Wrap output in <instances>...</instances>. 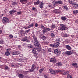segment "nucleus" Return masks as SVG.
Listing matches in <instances>:
<instances>
[{"label": "nucleus", "mask_w": 78, "mask_h": 78, "mask_svg": "<svg viewBox=\"0 0 78 78\" xmlns=\"http://www.w3.org/2000/svg\"><path fill=\"white\" fill-rule=\"evenodd\" d=\"M62 4V1L61 0L55 2V4Z\"/></svg>", "instance_id": "11"}, {"label": "nucleus", "mask_w": 78, "mask_h": 78, "mask_svg": "<svg viewBox=\"0 0 78 78\" xmlns=\"http://www.w3.org/2000/svg\"><path fill=\"white\" fill-rule=\"evenodd\" d=\"M41 28H42V29H43V30L44 29H45V27L43 25H41Z\"/></svg>", "instance_id": "39"}, {"label": "nucleus", "mask_w": 78, "mask_h": 78, "mask_svg": "<svg viewBox=\"0 0 78 78\" xmlns=\"http://www.w3.org/2000/svg\"><path fill=\"white\" fill-rule=\"evenodd\" d=\"M63 7L64 8V9H66V11L68 10V9H69L68 8V7H67V6H64Z\"/></svg>", "instance_id": "32"}, {"label": "nucleus", "mask_w": 78, "mask_h": 78, "mask_svg": "<svg viewBox=\"0 0 78 78\" xmlns=\"http://www.w3.org/2000/svg\"><path fill=\"white\" fill-rule=\"evenodd\" d=\"M32 10H33L34 11H35L36 10V8L35 7H33L32 8Z\"/></svg>", "instance_id": "56"}, {"label": "nucleus", "mask_w": 78, "mask_h": 78, "mask_svg": "<svg viewBox=\"0 0 78 78\" xmlns=\"http://www.w3.org/2000/svg\"><path fill=\"white\" fill-rule=\"evenodd\" d=\"M28 37H25L24 38H23L21 39V41L22 42H30V41L27 40Z\"/></svg>", "instance_id": "3"}, {"label": "nucleus", "mask_w": 78, "mask_h": 78, "mask_svg": "<svg viewBox=\"0 0 78 78\" xmlns=\"http://www.w3.org/2000/svg\"><path fill=\"white\" fill-rule=\"evenodd\" d=\"M78 65V64L76 63H73L72 64V66L74 67H76V68H77L78 67V66H76ZM76 66L75 67V66Z\"/></svg>", "instance_id": "16"}, {"label": "nucleus", "mask_w": 78, "mask_h": 78, "mask_svg": "<svg viewBox=\"0 0 78 78\" xmlns=\"http://www.w3.org/2000/svg\"><path fill=\"white\" fill-rule=\"evenodd\" d=\"M73 12L74 14H78V11L77 10H74L73 11Z\"/></svg>", "instance_id": "24"}, {"label": "nucleus", "mask_w": 78, "mask_h": 78, "mask_svg": "<svg viewBox=\"0 0 78 78\" xmlns=\"http://www.w3.org/2000/svg\"><path fill=\"white\" fill-rule=\"evenodd\" d=\"M18 77L20 78H23L24 77V75L22 74H20L18 75Z\"/></svg>", "instance_id": "20"}, {"label": "nucleus", "mask_w": 78, "mask_h": 78, "mask_svg": "<svg viewBox=\"0 0 78 78\" xmlns=\"http://www.w3.org/2000/svg\"><path fill=\"white\" fill-rule=\"evenodd\" d=\"M13 66H14V65H12V66L13 67Z\"/></svg>", "instance_id": "64"}, {"label": "nucleus", "mask_w": 78, "mask_h": 78, "mask_svg": "<svg viewBox=\"0 0 78 78\" xmlns=\"http://www.w3.org/2000/svg\"><path fill=\"white\" fill-rule=\"evenodd\" d=\"M51 37H55V34L53 33H51Z\"/></svg>", "instance_id": "44"}, {"label": "nucleus", "mask_w": 78, "mask_h": 78, "mask_svg": "<svg viewBox=\"0 0 78 78\" xmlns=\"http://www.w3.org/2000/svg\"><path fill=\"white\" fill-rule=\"evenodd\" d=\"M56 66L58 67H59V66H61V63L60 62L57 63H56Z\"/></svg>", "instance_id": "31"}, {"label": "nucleus", "mask_w": 78, "mask_h": 78, "mask_svg": "<svg viewBox=\"0 0 78 78\" xmlns=\"http://www.w3.org/2000/svg\"><path fill=\"white\" fill-rule=\"evenodd\" d=\"M56 43H57V44H58L59 45L60 44V42H61V41L59 39H57L56 40Z\"/></svg>", "instance_id": "21"}, {"label": "nucleus", "mask_w": 78, "mask_h": 78, "mask_svg": "<svg viewBox=\"0 0 78 78\" xmlns=\"http://www.w3.org/2000/svg\"><path fill=\"white\" fill-rule=\"evenodd\" d=\"M11 14H13L14 12H16V10H11L9 12Z\"/></svg>", "instance_id": "22"}, {"label": "nucleus", "mask_w": 78, "mask_h": 78, "mask_svg": "<svg viewBox=\"0 0 78 78\" xmlns=\"http://www.w3.org/2000/svg\"><path fill=\"white\" fill-rule=\"evenodd\" d=\"M2 33V30H0V34H1Z\"/></svg>", "instance_id": "63"}, {"label": "nucleus", "mask_w": 78, "mask_h": 78, "mask_svg": "<svg viewBox=\"0 0 78 78\" xmlns=\"http://www.w3.org/2000/svg\"><path fill=\"white\" fill-rule=\"evenodd\" d=\"M55 27H56V26H55V25H52V28H55Z\"/></svg>", "instance_id": "49"}, {"label": "nucleus", "mask_w": 78, "mask_h": 78, "mask_svg": "<svg viewBox=\"0 0 78 78\" xmlns=\"http://www.w3.org/2000/svg\"><path fill=\"white\" fill-rule=\"evenodd\" d=\"M9 21L8 19L6 17H4L2 19V22L3 23H7V22Z\"/></svg>", "instance_id": "2"}, {"label": "nucleus", "mask_w": 78, "mask_h": 78, "mask_svg": "<svg viewBox=\"0 0 78 78\" xmlns=\"http://www.w3.org/2000/svg\"><path fill=\"white\" fill-rule=\"evenodd\" d=\"M30 29H29L28 30H26L25 31V33H28V32H29V31H30Z\"/></svg>", "instance_id": "42"}, {"label": "nucleus", "mask_w": 78, "mask_h": 78, "mask_svg": "<svg viewBox=\"0 0 78 78\" xmlns=\"http://www.w3.org/2000/svg\"><path fill=\"white\" fill-rule=\"evenodd\" d=\"M54 53L56 55H59L61 53L60 51H58V49H55L54 51Z\"/></svg>", "instance_id": "6"}, {"label": "nucleus", "mask_w": 78, "mask_h": 78, "mask_svg": "<svg viewBox=\"0 0 78 78\" xmlns=\"http://www.w3.org/2000/svg\"><path fill=\"white\" fill-rule=\"evenodd\" d=\"M40 3H41V1H40L38 0L37 1V2H34V4L35 5H38Z\"/></svg>", "instance_id": "15"}, {"label": "nucleus", "mask_w": 78, "mask_h": 78, "mask_svg": "<svg viewBox=\"0 0 78 78\" xmlns=\"http://www.w3.org/2000/svg\"><path fill=\"white\" fill-rule=\"evenodd\" d=\"M21 13H22V12H17V15H19L20 14H21Z\"/></svg>", "instance_id": "46"}, {"label": "nucleus", "mask_w": 78, "mask_h": 78, "mask_svg": "<svg viewBox=\"0 0 78 78\" xmlns=\"http://www.w3.org/2000/svg\"><path fill=\"white\" fill-rule=\"evenodd\" d=\"M71 37H72V38H73V37H75L74 36V35H71Z\"/></svg>", "instance_id": "61"}, {"label": "nucleus", "mask_w": 78, "mask_h": 78, "mask_svg": "<svg viewBox=\"0 0 78 78\" xmlns=\"http://www.w3.org/2000/svg\"><path fill=\"white\" fill-rule=\"evenodd\" d=\"M32 52L34 54H35L34 56H37L38 55V54L37 53L36 51V49H35L34 48H33L32 49Z\"/></svg>", "instance_id": "5"}, {"label": "nucleus", "mask_w": 78, "mask_h": 78, "mask_svg": "<svg viewBox=\"0 0 78 78\" xmlns=\"http://www.w3.org/2000/svg\"><path fill=\"white\" fill-rule=\"evenodd\" d=\"M39 6L41 9H42V8H43V5H40Z\"/></svg>", "instance_id": "47"}, {"label": "nucleus", "mask_w": 78, "mask_h": 78, "mask_svg": "<svg viewBox=\"0 0 78 78\" xmlns=\"http://www.w3.org/2000/svg\"><path fill=\"white\" fill-rule=\"evenodd\" d=\"M63 74L64 75H67V72H65L63 73Z\"/></svg>", "instance_id": "51"}, {"label": "nucleus", "mask_w": 78, "mask_h": 78, "mask_svg": "<svg viewBox=\"0 0 78 78\" xmlns=\"http://www.w3.org/2000/svg\"><path fill=\"white\" fill-rule=\"evenodd\" d=\"M41 5L42 6H43V5H44V3H43L42 2H41Z\"/></svg>", "instance_id": "58"}, {"label": "nucleus", "mask_w": 78, "mask_h": 78, "mask_svg": "<svg viewBox=\"0 0 78 78\" xmlns=\"http://www.w3.org/2000/svg\"><path fill=\"white\" fill-rule=\"evenodd\" d=\"M44 68H42L40 69V70H39V72L40 73H42V72L43 71H44Z\"/></svg>", "instance_id": "30"}, {"label": "nucleus", "mask_w": 78, "mask_h": 78, "mask_svg": "<svg viewBox=\"0 0 78 78\" xmlns=\"http://www.w3.org/2000/svg\"><path fill=\"white\" fill-rule=\"evenodd\" d=\"M61 72V70H55V73H59V72Z\"/></svg>", "instance_id": "29"}, {"label": "nucleus", "mask_w": 78, "mask_h": 78, "mask_svg": "<svg viewBox=\"0 0 78 78\" xmlns=\"http://www.w3.org/2000/svg\"><path fill=\"white\" fill-rule=\"evenodd\" d=\"M35 65L34 64L32 65L31 69H30V72H33L35 69Z\"/></svg>", "instance_id": "8"}, {"label": "nucleus", "mask_w": 78, "mask_h": 78, "mask_svg": "<svg viewBox=\"0 0 78 78\" xmlns=\"http://www.w3.org/2000/svg\"><path fill=\"white\" fill-rule=\"evenodd\" d=\"M28 47L29 48H33V46L31 45V44H29L28 45Z\"/></svg>", "instance_id": "36"}, {"label": "nucleus", "mask_w": 78, "mask_h": 78, "mask_svg": "<svg viewBox=\"0 0 78 78\" xmlns=\"http://www.w3.org/2000/svg\"><path fill=\"white\" fill-rule=\"evenodd\" d=\"M49 45L50 47H54V44H50Z\"/></svg>", "instance_id": "43"}, {"label": "nucleus", "mask_w": 78, "mask_h": 78, "mask_svg": "<svg viewBox=\"0 0 78 78\" xmlns=\"http://www.w3.org/2000/svg\"><path fill=\"white\" fill-rule=\"evenodd\" d=\"M5 55L6 56H9L10 55V53L9 51H7L5 52Z\"/></svg>", "instance_id": "23"}, {"label": "nucleus", "mask_w": 78, "mask_h": 78, "mask_svg": "<svg viewBox=\"0 0 78 78\" xmlns=\"http://www.w3.org/2000/svg\"><path fill=\"white\" fill-rule=\"evenodd\" d=\"M35 26V27H37L38 26V24L37 23H36Z\"/></svg>", "instance_id": "55"}, {"label": "nucleus", "mask_w": 78, "mask_h": 78, "mask_svg": "<svg viewBox=\"0 0 78 78\" xmlns=\"http://www.w3.org/2000/svg\"><path fill=\"white\" fill-rule=\"evenodd\" d=\"M3 44V41L1 40H0V44Z\"/></svg>", "instance_id": "38"}, {"label": "nucleus", "mask_w": 78, "mask_h": 78, "mask_svg": "<svg viewBox=\"0 0 78 78\" xmlns=\"http://www.w3.org/2000/svg\"><path fill=\"white\" fill-rule=\"evenodd\" d=\"M56 61V60L55 59V58L54 57L52 58H51L50 60V62H53V63H55Z\"/></svg>", "instance_id": "7"}, {"label": "nucleus", "mask_w": 78, "mask_h": 78, "mask_svg": "<svg viewBox=\"0 0 78 78\" xmlns=\"http://www.w3.org/2000/svg\"><path fill=\"white\" fill-rule=\"evenodd\" d=\"M49 71L52 74H55V72L51 69H49Z\"/></svg>", "instance_id": "14"}, {"label": "nucleus", "mask_w": 78, "mask_h": 78, "mask_svg": "<svg viewBox=\"0 0 78 78\" xmlns=\"http://www.w3.org/2000/svg\"><path fill=\"white\" fill-rule=\"evenodd\" d=\"M64 37H69V35L67 34H65L64 35Z\"/></svg>", "instance_id": "48"}, {"label": "nucleus", "mask_w": 78, "mask_h": 78, "mask_svg": "<svg viewBox=\"0 0 78 78\" xmlns=\"http://www.w3.org/2000/svg\"><path fill=\"white\" fill-rule=\"evenodd\" d=\"M73 53V51H66L65 52V55H70Z\"/></svg>", "instance_id": "4"}, {"label": "nucleus", "mask_w": 78, "mask_h": 78, "mask_svg": "<svg viewBox=\"0 0 78 78\" xmlns=\"http://www.w3.org/2000/svg\"><path fill=\"white\" fill-rule=\"evenodd\" d=\"M59 45V44L58 43H55L54 44V47L55 48L58 47Z\"/></svg>", "instance_id": "18"}, {"label": "nucleus", "mask_w": 78, "mask_h": 78, "mask_svg": "<svg viewBox=\"0 0 78 78\" xmlns=\"http://www.w3.org/2000/svg\"><path fill=\"white\" fill-rule=\"evenodd\" d=\"M60 26L61 27V28L60 29V30L61 31H64L66 30V27L64 25L62 24H60Z\"/></svg>", "instance_id": "1"}, {"label": "nucleus", "mask_w": 78, "mask_h": 78, "mask_svg": "<svg viewBox=\"0 0 78 78\" xmlns=\"http://www.w3.org/2000/svg\"><path fill=\"white\" fill-rule=\"evenodd\" d=\"M61 19L62 20H66V18L65 17H62Z\"/></svg>", "instance_id": "41"}, {"label": "nucleus", "mask_w": 78, "mask_h": 78, "mask_svg": "<svg viewBox=\"0 0 78 78\" xmlns=\"http://www.w3.org/2000/svg\"><path fill=\"white\" fill-rule=\"evenodd\" d=\"M20 2L22 4H25L28 2V1L27 0H20Z\"/></svg>", "instance_id": "9"}, {"label": "nucleus", "mask_w": 78, "mask_h": 78, "mask_svg": "<svg viewBox=\"0 0 78 78\" xmlns=\"http://www.w3.org/2000/svg\"><path fill=\"white\" fill-rule=\"evenodd\" d=\"M54 12V13H59V10H55Z\"/></svg>", "instance_id": "28"}, {"label": "nucleus", "mask_w": 78, "mask_h": 78, "mask_svg": "<svg viewBox=\"0 0 78 78\" xmlns=\"http://www.w3.org/2000/svg\"><path fill=\"white\" fill-rule=\"evenodd\" d=\"M56 4H54V5H51V8H54V7H55V5Z\"/></svg>", "instance_id": "54"}, {"label": "nucleus", "mask_w": 78, "mask_h": 78, "mask_svg": "<svg viewBox=\"0 0 78 78\" xmlns=\"http://www.w3.org/2000/svg\"><path fill=\"white\" fill-rule=\"evenodd\" d=\"M42 32L44 34H45V33L47 32V30H45V29H43Z\"/></svg>", "instance_id": "35"}, {"label": "nucleus", "mask_w": 78, "mask_h": 78, "mask_svg": "<svg viewBox=\"0 0 78 78\" xmlns=\"http://www.w3.org/2000/svg\"><path fill=\"white\" fill-rule=\"evenodd\" d=\"M34 45L36 47H39L40 46V44L39 42H34Z\"/></svg>", "instance_id": "10"}, {"label": "nucleus", "mask_w": 78, "mask_h": 78, "mask_svg": "<svg viewBox=\"0 0 78 78\" xmlns=\"http://www.w3.org/2000/svg\"><path fill=\"white\" fill-rule=\"evenodd\" d=\"M69 3H70V4L72 5H73V4L74 3H73V2L72 1H70Z\"/></svg>", "instance_id": "45"}, {"label": "nucleus", "mask_w": 78, "mask_h": 78, "mask_svg": "<svg viewBox=\"0 0 78 78\" xmlns=\"http://www.w3.org/2000/svg\"><path fill=\"white\" fill-rule=\"evenodd\" d=\"M12 55H18V54H19V51H16L12 53Z\"/></svg>", "instance_id": "13"}, {"label": "nucleus", "mask_w": 78, "mask_h": 78, "mask_svg": "<svg viewBox=\"0 0 78 78\" xmlns=\"http://www.w3.org/2000/svg\"><path fill=\"white\" fill-rule=\"evenodd\" d=\"M67 78H72V76H71L70 75L68 74L67 75Z\"/></svg>", "instance_id": "37"}, {"label": "nucleus", "mask_w": 78, "mask_h": 78, "mask_svg": "<svg viewBox=\"0 0 78 78\" xmlns=\"http://www.w3.org/2000/svg\"><path fill=\"white\" fill-rule=\"evenodd\" d=\"M46 30L48 31H50V29L49 28H46Z\"/></svg>", "instance_id": "53"}, {"label": "nucleus", "mask_w": 78, "mask_h": 78, "mask_svg": "<svg viewBox=\"0 0 78 78\" xmlns=\"http://www.w3.org/2000/svg\"><path fill=\"white\" fill-rule=\"evenodd\" d=\"M7 51H8V50H9V51H10L11 50V48H9L7 49L6 50Z\"/></svg>", "instance_id": "60"}, {"label": "nucleus", "mask_w": 78, "mask_h": 78, "mask_svg": "<svg viewBox=\"0 0 78 78\" xmlns=\"http://www.w3.org/2000/svg\"><path fill=\"white\" fill-rule=\"evenodd\" d=\"M20 61H22L23 62V61H24V60H26V61H27V58H24V59H22V58H20Z\"/></svg>", "instance_id": "34"}, {"label": "nucleus", "mask_w": 78, "mask_h": 78, "mask_svg": "<svg viewBox=\"0 0 78 78\" xmlns=\"http://www.w3.org/2000/svg\"><path fill=\"white\" fill-rule=\"evenodd\" d=\"M44 76L45 78H48V76L47 75H44Z\"/></svg>", "instance_id": "52"}, {"label": "nucleus", "mask_w": 78, "mask_h": 78, "mask_svg": "<svg viewBox=\"0 0 78 78\" xmlns=\"http://www.w3.org/2000/svg\"><path fill=\"white\" fill-rule=\"evenodd\" d=\"M9 68L7 66H6V67L4 68V70H8Z\"/></svg>", "instance_id": "50"}, {"label": "nucleus", "mask_w": 78, "mask_h": 78, "mask_svg": "<svg viewBox=\"0 0 78 78\" xmlns=\"http://www.w3.org/2000/svg\"><path fill=\"white\" fill-rule=\"evenodd\" d=\"M48 51H49V52H51V49H48Z\"/></svg>", "instance_id": "59"}, {"label": "nucleus", "mask_w": 78, "mask_h": 78, "mask_svg": "<svg viewBox=\"0 0 78 78\" xmlns=\"http://www.w3.org/2000/svg\"><path fill=\"white\" fill-rule=\"evenodd\" d=\"M17 3L16 2H14L12 3V5H17Z\"/></svg>", "instance_id": "33"}, {"label": "nucleus", "mask_w": 78, "mask_h": 78, "mask_svg": "<svg viewBox=\"0 0 78 78\" xmlns=\"http://www.w3.org/2000/svg\"><path fill=\"white\" fill-rule=\"evenodd\" d=\"M23 56V55L22 54H20V57H22Z\"/></svg>", "instance_id": "57"}, {"label": "nucleus", "mask_w": 78, "mask_h": 78, "mask_svg": "<svg viewBox=\"0 0 78 78\" xmlns=\"http://www.w3.org/2000/svg\"><path fill=\"white\" fill-rule=\"evenodd\" d=\"M41 39L43 40H45L47 39V37H46L45 36H42Z\"/></svg>", "instance_id": "26"}, {"label": "nucleus", "mask_w": 78, "mask_h": 78, "mask_svg": "<svg viewBox=\"0 0 78 78\" xmlns=\"http://www.w3.org/2000/svg\"><path fill=\"white\" fill-rule=\"evenodd\" d=\"M33 37L34 39V42H38V41L37 40V38H36V37L35 35H34L33 36Z\"/></svg>", "instance_id": "19"}, {"label": "nucleus", "mask_w": 78, "mask_h": 78, "mask_svg": "<svg viewBox=\"0 0 78 78\" xmlns=\"http://www.w3.org/2000/svg\"><path fill=\"white\" fill-rule=\"evenodd\" d=\"M37 51L39 52H40V51H41V47H38V48H37L36 49Z\"/></svg>", "instance_id": "25"}, {"label": "nucleus", "mask_w": 78, "mask_h": 78, "mask_svg": "<svg viewBox=\"0 0 78 78\" xmlns=\"http://www.w3.org/2000/svg\"><path fill=\"white\" fill-rule=\"evenodd\" d=\"M48 6L49 7H51V5H48Z\"/></svg>", "instance_id": "62"}, {"label": "nucleus", "mask_w": 78, "mask_h": 78, "mask_svg": "<svg viewBox=\"0 0 78 78\" xmlns=\"http://www.w3.org/2000/svg\"><path fill=\"white\" fill-rule=\"evenodd\" d=\"M34 25V24L32 23L30 25H29L28 26V28H31L33 26V25Z\"/></svg>", "instance_id": "27"}, {"label": "nucleus", "mask_w": 78, "mask_h": 78, "mask_svg": "<svg viewBox=\"0 0 78 78\" xmlns=\"http://www.w3.org/2000/svg\"><path fill=\"white\" fill-rule=\"evenodd\" d=\"M72 6L73 8H78V4L77 3H74Z\"/></svg>", "instance_id": "12"}, {"label": "nucleus", "mask_w": 78, "mask_h": 78, "mask_svg": "<svg viewBox=\"0 0 78 78\" xmlns=\"http://www.w3.org/2000/svg\"><path fill=\"white\" fill-rule=\"evenodd\" d=\"M9 37L11 38V39H12L13 38V35H12L10 34L9 35Z\"/></svg>", "instance_id": "40"}, {"label": "nucleus", "mask_w": 78, "mask_h": 78, "mask_svg": "<svg viewBox=\"0 0 78 78\" xmlns=\"http://www.w3.org/2000/svg\"><path fill=\"white\" fill-rule=\"evenodd\" d=\"M66 49H67V50H71V47H70V46L69 45H66Z\"/></svg>", "instance_id": "17"}]
</instances>
